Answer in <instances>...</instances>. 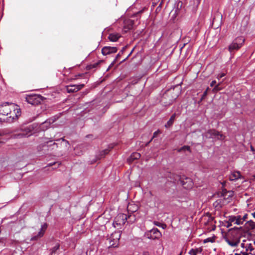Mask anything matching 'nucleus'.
<instances>
[{
  "instance_id": "1",
  "label": "nucleus",
  "mask_w": 255,
  "mask_h": 255,
  "mask_svg": "<svg viewBox=\"0 0 255 255\" xmlns=\"http://www.w3.org/2000/svg\"><path fill=\"white\" fill-rule=\"evenodd\" d=\"M16 108V105L13 103H5L0 105V122L11 123L12 120L10 115L12 114V110Z\"/></svg>"
},
{
  "instance_id": "4",
  "label": "nucleus",
  "mask_w": 255,
  "mask_h": 255,
  "mask_svg": "<svg viewBox=\"0 0 255 255\" xmlns=\"http://www.w3.org/2000/svg\"><path fill=\"white\" fill-rule=\"evenodd\" d=\"M44 100V98L40 95H29L26 97V102L34 106L38 105L41 104Z\"/></svg>"
},
{
  "instance_id": "58",
  "label": "nucleus",
  "mask_w": 255,
  "mask_h": 255,
  "mask_svg": "<svg viewBox=\"0 0 255 255\" xmlns=\"http://www.w3.org/2000/svg\"><path fill=\"white\" fill-rule=\"evenodd\" d=\"M90 136H92V135H87V137H89Z\"/></svg>"
},
{
  "instance_id": "34",
  "label": "nucleus",
  "mask_w": 255,
  "mask_h": 255,
  "mask_svg": "<svg viewBox=\"0 0 255 255\" xmlns=\"http://www.w3.org/2000/svg\"><path fill=\"white\" fill-rule=\"evenodd\" d=\"M158 131H155L154 133H153V137H152V138L146 144V146H147L149 143L152 141V139L155 137L157 134L158 133Z\"/></svg>"
},
{
  "instance_id": "26",
  "label": "nucleus",
  "mask_w": 255,
  "mask_h": 255,
  "mask_svg": "<svg viewBox=\"0 0 255 255\" xmlns=\"http://www.w3.org/2000/svg\"><path fill=\"white\" fill-rule=\"evenodd\" d=\"M226 242L232 247H237L240 243V240L236 241H232L228 239H225Z\"/></svg>"
},
{
  "instance_id": "57",
  "label": "nucleus",
  "mask_w": 255,
  "mask_h": 255,
  "mask_svg": "<svg viewBox=\"0 0 255 255\" xmlns=\"http://www.w3.org/2000/svg\"><path fill=\"white\" fill-rule=\"evenodd\" d=\"M176 97L174 98V99L173 100H172V102L173 101H174V100H175V99H176Z\"/></svg>"
},
{
  "instance_id": "53",
  "label": "nucleus",
  "mask_w": 255,
  "mask_h": 255,
  "mask_svg": "<svg viewBox=\"0 0 255 255\" xmlns=\"http://www.w3.org/2000/svg\"><path fill=\"white\" fill-rule=\"evenodd\" d=\"M195 250H197V253L201 252V250L200 251L199 249H195Z\"/></svg>"
},
{
  "instance_id": "49",
  "label": "nucleus",
  "mask_w": 255,
  "mask_h": 255,
  "mask_svg": "<svg viewBox=\"0 0 255 255\" xmlns=\"http://www.w3.org/2000/svg\"><path fill=\"white\" fill-rule=\"evenodd\" d=\"M218 204V201H216L214 203V205L215 206H216V207L217 206V205Z\"/></svg>"
},
{
  "instance_id": "50",
  "label": "nucleus",
  "mask_w": 255,
  "mask_h": 255,
  "mask_svg": "<svg viewBox=\"0 0 255 255\" xmlns=\"http://www.w3.org/2000/svg\"><path fill=\"white\" fill-rule=\"evenodd\" d=\"M210 241V238H208L205 241V243L207 242H209Z\"/></svg>"
},
{
  "instance_id": "43",
  "label": "nucleus",
  "mask_w": 255,
  "mask_h": 255,
  "mask_svg": "<svg viewBox=\"0 0 255 255\" xmlns=\"http://www.w3.org/2000/svg\"><path fill=\"white\" fill-rule=\"evenodd\" d=\"M216 84V80H213L211 82V83H210V86L211 87H213L215 86V85Z\"/></svg>"
},
{
  "instance_id": "47",
  "label": "nucleus",
  "mask_w": 255,
  "mask_h": 255,
  "mask_svg": "<svg viewBox=\"0 0 255 255\" xmlns=\"http://www.w3.org/2000/svg\"><path fill=\"white\" fill-rule=\"evenodd\" d=\"M61 139L62 140V141H63V142H65V143H66V144H69L68 141H67V140H65V139H63V138H61L60 140H61Z\"/></svg>"
},
{
  "instance_id": "17",
  "label": "nucleus",
  "mask_w": 255,
  "mask_h": 255,
  "mask_svg": "<svg viewBox=\"0 0 255 255\" xmlns=\"http://www.w3.org/2000/svg\"><path fill=\"white\" fill-rule=\"evenodd\" d=\"M12 114L10 115V118L12 120V122L20 115L21 111L19 107L16 105V108L14 107V109L12 110Z\"/></svg>"
},
{
  "instance_id": "48",
  "label": "nucleus",
  "mask_w": 255,
  "mask_h": 255,
  "mask_svg": "<svg viewBox=\"0 0 255 255\" xmlns=\"http://www.w3.org/2000/svg\"><path fill=\"white\" fill-rule=\"evenodd\" d=\"M251 149L252 151L254 152L255 151V149L252 146H251Z\"/></svg>"
},
{
  "instance_id": "28",
  "label": "nucleus",
  "mask_w": 255,
  "mask_h": 255,
  "mask_svg": "<svg viewBox=\"0 0 255 255\" xmlns=\"http://www.w3.org/2000/svg\"><path fill=\"white\" fill-rule=\"evenodd\" d=\"M60 245L57 244L54 247L50 249V255L56 253V252L59 249Z\"/></svg>"
},
{
  "instance_id": "31",
  "label": "nucleus",
  "mask_w": 255,
  "mask_h": 255,
  "mask_svg": "<svg viewBox=\"0 0 255 255\" xmlns=\"http://www.w3.org/2000/svg\"><path fill=\"white\" fill-rule=\"evenodd\" d=\"M132 206V205H129L127 207V210H128V212L129 213V212H131L132 213H133L134 212H135L137 210V207H135V210H131V207Z\"/></svg>"
},
{
  "instance_id": "7",
  "label": "nucleus",
  "mask_w": 255,
  "mask_h": 255,
  "mask_svg": "<svg viewBox=\"0 0 255 255\" xmlns=\"http://www.w3.org/2000/svg\"><path fill=\"white\" fill-rule=\"evenodd\" d=\"M222 15L219 12H216L212 15V26L215 28H218L221 24Z\"/></svg>"
},
{
  "instance_id": "39",
  "label": "nucleus",
  "mask_w": 255,
  "mask_h": 255,
  "mask_svg": "<svg viewBox=\"0 0 255 255\" xmlns=\"http://www.w3.org/2000/svg\"><path fill=\"white\" fill-rule=\"evenodd\" d=\"M219 85H220V84H219L217 85L216 86H215L213 90L214 91H216L220 90V88L219 87Z\"/></svg>"
},
{
  "instance_id": "55",
  "label": "nucleus",
  "mask_w": 255,
  "mask_h": 255,
  "mask_svg": "<svg viewBox=\"0 0 255 255\" xmlns=\"http://www.w3.org/2000/svg\"><path fill=\"white\" fill-rule=\"evenodd\" d=\"M235 255H241V253H236Z\"/></svg>"
},
{
  "instance_id": "15",
  "label": "nucleus",
  "mask_w": 255,
  "mask_h": 255,
  "mask_svg": "<svg viewBox=\"0 0 255 255\" xmlns=\"http://www.w3.org/2000/svg\"><path fill=\"white\" fill-rule=\"evenodd\" d=\"M233 192L232 191H227L226 189H223L222 191L221 196L223 198V202L225 201L229 200L233 196Z\"/></svg>"
},
{
  "instance_id": "29",
  "label": "nucleus",
  "mask_w": 255,
  "mask_h": 255,
  "mask_svg": "<svg viewBox=\"0 0 255 255\" xmlns=\"http://www.w3.org/2000/svg\"><path fill=\"white\" fill-rule=\"evenodd\" d=\"M127 48V46H126L125 47H124L121 50V51L119 53V54H118L115 58V60H118L120 57L121 56V54H123L124 53V52H125V51L126 50V48Z\"/></svg>"
},
{
  "instance_id": "35",
  "label": "nucleus",
  "mask_w": 255,
  "mask_h": 255,
  "mask_svg": "<svg viewBox=\"0 0 255 255\" xmlns=\"http://www.w3.org/2000/svg\"><path fill=\"white\" fill-rule=\"evenodd\" d=\"M208 89L209 88H208L203 93L202 96V97H201V100H202L203 99H204L205 98V97L207 95V94H208Z\"/></svg>"
},
{
  "instance_id": "10",
  "label": "nucleus",
  "mask_w": 255,
  "mask_h": 255,
  "mask_svg": "<svg viewBox=\"0 0 255 255\" xmlns=\"http://www.w3.org/2000/svg\"><path fill=\"white\" fill-rule=\"evenodd\" d=\"M84 84L70 85L66 86L67 92L69 93H74L79 91L84 87Z\"/></svg>"
},
{
  "instance_id": "12",
  "label": "nucleus",
  "mask_w": 255,
  "mask_h": 255,
  "mask_svg": "<svg viewBox=\"0 0 255 255\" xmlns=\"http://www.w3.org/2000/svg\"><path fill=\"white\" fill-rule=\"evenodd\" d=\"M48 227V225L47 223H44L43 225H41L40 231L38 232V233L36 236H33L31 240V241H35L37 240L38 239L41 238L44 234V233L47 229Z\"/></svg>"
},
{
  "instance_id": "19",
  "label": "nucleus",
  "mask_w": 255,
  "mask_h": 255,
  "mask_svg": "<svg viewBox=\"0 0 255 255\" xmlns=\"http://www.w3.org/2000/svg\"><path fill=\"white\" fill-rule=\"evenodd\" d=\"M44 147H47L48 150H52L56 149L58 147L57 144L55 142H52V141H49L44 143Z\"/></svg>"
},
{
  "instance_id": "46",
  "label": "nucleus",
  "mask_w": 255,
  "mask_h": 255,
  "mask_svg": "<svg viewBox=\"0 0 255 255\" xmlns=\"http://www.w3.org/2000/svg\"><path fill=\"white\" fill-rule=\"evenodd\" d=\"M160 227H162L164 229L166 228V225L165 224H162L161 226H160Z\"/></svg>"
},
{
  "instance_id": "9",
  "label": "nucleus",
  "mask_w": 255,
  "mask_h": 255,
  "mask_svg": "<svg viewBox=\"0 0 255 255\" xmlns=\"http://www.w3.org/2000/svg\"><path fill=\"white\" fill-rule=\"evenodd\" d=\"M205 136L207 138H213L215 139H222L223 135L215 129H210L204 134Z\"/></svg>"
},
{
  "instance_id": "41",
  "label": "nucleus",
  "mask_w": 255,
  "mask_h": 255,
  "mask_svg": "<svg viewBox=\"0 0 255 255\" xmlns=\"http://www.w3.org/2000/svg\"><path fill=\"white\" fill-rule=\"evenodd\" d=\"M134 48H135V47H134V48L132 49V50L131 51V52H130V53L128 55V56H127L126 58H125V59L123 60V61H125L126 59H127L129 57V56L131 54V53H132L133 52V51H134Z\"/></svg>"
},
{
  "instance_id": "32",
  "label": "nucleus",
  "mask_w": 255,
  "mask_h": 255,
  "mask_svg": "<svg viewBox=\"0 0 255 255\" xmlns=\"http://www.w3.org/2000/svg\"><path fill=\"white\" fill-rule=\"evenodd\" d=\"M190 255H197V250H195L194 249H192L190 250L188 253Z\"/></svg>"
},
{
  "instance_id": "2",
  "label": "nucleus",
  "mask_w": 255,
  "mask_h": 255,
  "mask_svg": "<svg viewBox=\"0 0 255 255\" xmlns=\"http://www.w3.org/2000/svg\"><path fill=\"white\" fill-rule=\"evenodd\" d=\"M245 39L243 36H238L233 40L228 46V49L231 54L239 50L244 45Z\"/></svg>"
},
{
  "instance_id": "38",
  "label": "nucleus",
  "mask_w": 255,
  "mask_h": 255,
  "mask_svg": "<svg viewBox=\"0 0 255 255\" xmlns=\"http://www.w3.org/2000/svg\"><path fill=\"white\" fill-rule=\"evenodd\" d=\"M225 76V74L224 73H221V74H220L218 75L217 76V78L218 79H221L222 78H223V77H224Z\"/></svg>"
},
{
  "instance_id": "40",
  "label": "nucleus",
  "mask_w": 255,
  "mask_h": 255,
  "mask_svg": "<svg viewBox=\"0 0 255 255\" xmlns=\"http://www.w3.org/2000/svg\"><path fill=\"white\" fill-rule=\"evenodd\" d=\"M153 223H154V224L155 225H156V226H158V227H160V226H161V225H162V223H159V222H157V221H154Z\"/></svg>"
},
{
  "instance_id": "8",
  "label": "nucleus",
  "mask_w": 255,
  "mask_h": 255,
  "mask_svg": "<svg viewBox=\"0 0 255 255\" xmlns=\"http://www.w3.org/2000/svg\"><path fill=\"white\" fill-rule=\"evenodd\" d=\"M32 128L28 126L22 128L21 130L14 134V137L16 138H21L23 137H28L30 135V132H31Z\"/></svg>"
},
{
  "instance_id": "52",
  "label": "nucleus",
  "mask_w": 255,
  "mask_h": 255,
  "mask_svg": "<svg viewBox=\"0 0 255 255\" xmlns=\"http://www.w3.org/2000/svg\"><path fill=\"white\" fill-rule=\"evenodd\" d=\"M252 215L255 218V212L252 213Z\"/></svg>"
},
{
  "instance_id": "3",
  "label": "nucleus",
  "mask_w": 255,
  "mask_h": 255,
  "mask_svg": "<svg viewBox=\"0 0 255 255\" xmlns=\"http://www.w3.org/2000/svg\"><path fill=\"white\" fill-rule=\"evenodd\" d=\"M132 217L131 215H129L128 216L123 213L119 214L115 218L114 221L113 222V226L114 227H117L118 226H121L125 224L126 221L128 218L129 219Z\"/></svg>"
},
{
  "instance_id": "30",
  "label": "nucleus",
  "mask_w": 255,
  "mask_h": 255,
  "mask_svg": "<svg viewBox=\"0 0 255 255\" xmlns=\"http://www.w3.org/2000/svg\"><path fill=\"white\" fill-rule=\"evenodd\" d=\"M61 164V163L60 162H52V163H50L48 164L47 166H55V167L53 168V169H56L57 168V167H58L59 166V165Z\"/></svg>"
},
{
  "instance_id": "59",
  "label": "nucleus",
  "mask_w": 255,
  "mask_h": 255,
  "mask_svg": "<svg viewBox=\"0 0 255 255\" xmlns=\"http://www.w3.org/2000/svg\"><path fill=\"white\" fill-rule=\"evenodd\" d=\"M133 220H135V217L134 216L133 217Z\"/></svg>"
},
{
  "instance_id": "25",
  "label": "nucleus",
  "mask_w": 255,
  "mask_h": 255,
  "mask_svg": "<svg viewBox=\"0 0 255 255\" xmlns=\"http://www.w3.org/2000/svg\"><path fill=\"white\" fill-rule=\"evenodd\" d=\"M140 154L138 152H133L132 153L129 158V160L130 161H133L134 160L138 159L140 157Z\"/></svg>"
},
{
  "instance_id": "33",
  "label": "nucleus",
  "mask_w": 255,
  "mask_h": 255,
  "mask_svg": "<svg viewBox=\"0 0 255 255\" xmlns=\"http://www.w3.org/2000/svg\"><path fill=\"white\" fill-rule=\"evenodd\" d=\"M214 220V217L210 216L208 218L207 223L206 224L212 225L213 222Z\"/></svg>"
},
{
  "instance_id": "23",
  "label": "nucleus",
  "mask_w": 255,
  "mask_h": 255,
  "mask_svg": "<svg viewBox=\"0 0 255 255\" xmlns=\"http://www.w3.org/2000/svg\"><path fill=\"white\" fill-rule=\"evenodd\" d=\"M102 60H100L96 63H94L93 64H90L86 66V69L87 70H90L94 68H96L98 67L100 64L102 62Z\"/></svg>"
},
{
  "instance_id": "42",
  "label": "nucleus",
  "mask_w": 255,
  "mask_h": 255,
  "mask_svg": "<svg viewBox=\"0 0 255 255\" xmlns=\"http://www.w3.org/2000/svg\"><path fill=\"white\" fill-rule=\"evenodd\" d=\"M117 60H115V59H114V60L113 61V62L110 64V65L109 66V68H108L107 70H109L110 69V68H111L114 65V64L115 63V62H116Z\"/></svg>"
},
{
  "instance_id": "20",
  "label": "nucleus",
  "mask_w": 255,
  "mask_h": 255,
  "mask_svg": "<svg viewBox=\"0 0 255 255\" xmlns=\"http://www.w3.org/2000/svg\"><path fill=\"white\" fill-rule=\"evenodd\" d=\"M245 226L249 231L251 230L253 232L255 233V222L250 220L246 223Z\"/></svg>"
},
{
  "instance_id": "54",
  "label": "nucleus",
  "mask_w": 255,
  "mask_h": 255,
  "mask_svg": "<svg viewBox=\"0 0 255 255\" xmlns=\"http://www.w3.org/2000/svg\"><path fill=\"white\" fill-rule=\"evenodd\" d=\"M241 247H242V248H244V247H245V244H244V243H242V244H241Z\"/></svg>"
},
{
  "instance_id": "21",
  "label": "nucleus",
  "mask_w": 255,
  "mask_h": 255,
  "mask_svg": "<svg viewBox=\"0 0 255 255\" xmlns=\"http://www.w3.org/2000/svg\"><path fill=\"white\" fill-rule=\"evenodd\" d=\"M241 177V173L239 171H234L230 176L229 179L231 181H234L238 179Z\"/></svg>"
},
{
  "instance_id": "45",
  "label": "nucleus",
  "mask_w": 255,
  "mask_h": 255,
  "mask_svg": "<svg viewBox=\"0 0 255 255\" xmlns=\"http://www.w3.org/2000/svg\"><path fill=\"white\" fill-rule=\"evenodd\" d=\"M141 12H142V10L139 11H138V12H136V13H135V14H134V16H138L139 14H140Z\"/></svg>"
},
{
  "instance_id": "60",
  "label": "nucleus",
  "mask_w": 255,
  "mask_h": 255,
  "mask_svg": "<svg viewBox=\"0 0 255 255\" xmlns=\"http://www.w3.org/2000/svg\"><path fill=\"white\" fill-rule=\"evenodd\" d=\"M234 228H233V229H230V231H232V230H233Z\"/></svg>"
},
{
  "instance_id": "27",
  "label": "nucleus",
  "mask_w": 255,
  "mask_h": 255,
  "mask_svg": "<svg viewBox=\"0 0 255 255\" xmlns=\"http://www.w3.org/2000/svg\"><path fill=\"white\" fill-rule=\"evenodd\" d=\"M186 150H187L190 152H191L190 146L188 145H184L181 147L180 148H179V149H178V152L185 151Z\"/></svg>"
},
{
  "instance_id": "13",
  "label": "nucleus",
  "mask_w": 255,
  "mask_h": 255,
  "mask_svg": "<svg viewBox=\"0 0 255 255\" xmlns=\"http://www.w3.org/2000/svg\"><path fill=\"white\" fill-rule=\"evenodd\" d=\"M134 24V20L128 19L124 21V25L123 27V31L126 33L128 30L131 29Z\"/></svg>"
},
{
  "instance_id": "56",
  "label": "nucleus",
  "mask_w": 255,
  "mask_h": 255,
  "mask_svg": "<svg viewBox=\"0 0 255 255\" xmlns=\"http://www.w3.org/2000/svg\"><path fill=\"white\" fill-rule=\"evenodd\" d=\"M132 206L133 207V208H132V210H135V206L134 205H132Z\"/></svg>"
},
{
  "instance_id": "51",
  "label": "nucleus",
  "mask_w": 255,
  "mask_h": 255,
  "mask_svg": "<svg viewBox=\"0 0 255 255\" xmlns=\"http://www.w3.org/2000/svg\"><path fill=\"white\" fill-rule=\"evenodd\" d=\"M215 228H216V226L215 225H214L211 230H215Z\"/></svg>"
},
{
  "instance_id": "36",
  "label": "nucleus",
  "mask_w": 255,
  "mask_h": 255,
  "mask_svg": "<svg viewBox=\"0 0 255 255\" xmlns=\"http://www.w3.org/2000/svg\"><path fill=\"white\" fill-rule=\"evenodd\" d=\"M232 223H230V222H229V220H228V221H226V225L225 226L227 227V228H229V227H230L231 226H232Z\"/></svg>"
},
{
  "instance_id": "22",
  "label": "nucleus",
  "mask_w": 255,
  "mask_h": 255,
  "mask_svg": "<svg viewBox=\"0 0 255 255\" xmlns=\"http://www.w3.org/2000/svg\"><path fill=\"white\" fill-rule=\"evenodd\" d=\"M110 151V149L109 148L104 149L101 151L99 152V153L97 155V158L98 159H101V158L105 157V156L107 154L109 151Z\"/></svg>"
},
{
  "instance_id": "61",
  "label": "nucleus",
  "mask_w": 255,
  "mask_h": 255,
  "mask_svg": "<svg viewBox=\"0 0 255 255\" xmlns=\"http://www.w3.org/2000/svg\"><path fill=\"white\" fill-rule=\"evenodd\" d=\"M230 255H233L232 254Z\"/></svg>"
},
{
  "instance_id": "11",
  "label": "nucleus",
  "mask_w": 255,
  "mask_h": 255,
  "mask_svg": "<svg viewBox=\"0 0 255 255\" xmlns=\"http://www.w3.org/2000/svg\"><path fill=\"white\" fill-rule=\"evenodd\" d=\"M118 48L116 47L105 46L102 49V53L103 55H108L117 52Z\"/></svg>"
},
{
  "instance_id": "16",
  "label": "nucleus",
  "mask_w": 255,
  "mask_h": 255,
  "mask_svg": "<svg viewBox=\"0 0 255 255\" xmlns=\"http://www.w3.org/2000/svg\"><path fill=\"white\" fill-rule=\"evenodd\" d=\"M228 218H229V222L233 223L234 222L235 224L237 225H242L243 224V221H241V216H229Z\"/></svg>"
},
{
  "instance_id": "14",
  "label": "nucleus",
  "mask_w": 255,
  "mask_h": 255,
  "mask_svg": "<svg viewBox=\"0 0 255 255\" xmlns=\"http://www.w3.org/2000/svg\"><path fill=\"white\" fill-rule=\"evenodd\" d=\"M181 183L184 188L189 189L192 188L193 183L192 179L189 177H186L181 180Z\"/></svg>"
},
{
  "instance_id": "5",
  "label": "nucleus",
  "mask_w": 255,
  "mask_h": 255,
  "mask_svg": "<svg viewBox=\"0 0 255 255\" xmlns=\"http://www.w3.org/2000/svg\"><path fill=\"white\" fill-rule=\"evenodd\" d=\"M121 236V233L120 231L115 232L111 235V236L108 239L110 244V247L117 248L119 245V241Z\"/></svg>"
},
{
  "instance_id": "6",
  "label": "nucleus",
  "mask_w": 255,
  "mask_h": 255,
  "mask_svg": "<svg viewBox=\"0 0 255 255\" xmlns=\"http://www.w3.org/2000/svg\"><path fill=\"white\" fill-rule=\"evenodd\" d=\"M144 236L147 239L154 240L159 239L162 236V234L158 229L153 228L150 230L146 231L144 234Z\"/></svg>"
},
{
  "instance_id": "18",
  "label": "nucleus",
  "mask_w": 255,
  "mask_h": 255,
  "mask_svg": "<svg viewBox=\"0 0 255 255\" xmlns=\"http://www.w3.org/2000/svg\"><path fill=\"white\" fill-rule=\"evenodd\" d=\"M121 37V35L119 33H112L109 34L108 39L110 41L116 42Z\"/></svg>"
},
{
  "instance_id": "37",
  "label": "nucleus",
  "mask_w": 255,
  "mask_h": 255,
  "mask_svg": "<svg viewBox=\"0 0 255 255\" xmlns=\"http://www.w3.org/2000/svg\"><path fill=\"white\" fill-rule=\"evenodd\" d=\"M248 214H246L244 215L243 217H241V221H243V223L244 221H246L247 219Z\"/></svg>"
},
{
  "instance_id": "44",
  "label": "nucleus",
  "mask_w": 255,
  "mask_h": 255,
  "mask_svg": "<svg viewBox=\"0 0 255 255\" xmlns=\"http://www.w3.org/2000/svg\"><path fill=\"white\" fill-rule=\"evenodd\" d=\"M240 253H241V255H249V254L246 252H241Z\"/></svg>"
},
{
  "instance_id": "24",
  "label": "nucleus",
  "mask_w": 255,
  "mask_h": 255,
  "mask_svg": "<svg viewBox=\"0 0 255 255\" xmlns=\"http://www.w3.org/2000/svg\"><path fill=\"white\" fill-rule=\"evenodd\" d=\"M176 116V114L175 113L173 114L171 116L170 119L167 122L165 126L166 128H169L172 125V124H173L174 120L175 119Z\"/></svg>"
}]
</instances>
